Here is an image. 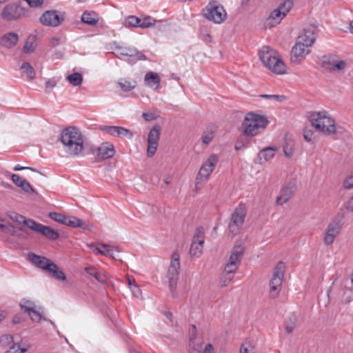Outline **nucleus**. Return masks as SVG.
<instances>
[{"instance_id":"nucleus-35","label":"nucleus","mask_w":353,"mask_h":353,"mask_svg":"<svg viewBox=\"0 0 353 353\" xmlns=\"http://www.w3.org/2000/svg\"><path fill=\"white\" fill-rule=\"evenodd\" d=\"M7 216L12 219L13 221L18 223H23L24 225L28 228V222L29 221H33L32 219H26L25 216L14 212H10L7 213Z\"/></svg>"},{"instance_id":"nucleus-48","label":"nucleus","mask_w":353,"mask_h":353,"mask_svg":"<svg viewBox=\"0 0 353 353\" xmlns=\"http://www.w3.org/2000/svg\"><path fill=\"white\" fill-rule=\"evenodd\" d=\"M294 144L292 141L286 142L283 146L284 154L288 158H291L294 154Z\"/></svg>"},{"instance_id":"nucleus-31","label":"nucleus","mask_w":353,"mask_h":353,"mask_svg":"<svg viewBox=\"0 0 353 353\" xmlns=\"http://www.w3.org/2000/svg\"><path fill=\"white\" fill-rule=\"evenodd\" d=\"M21 75L27 79H32L35 72L33 67L28 62L23 63L20 68Z\"/></svg>"},{"instance_id":"nucleus-11","label":"nucleus","mask_w":353,"mask_h":353,"mask_svg":"<svg viewBox=\"0 0 353 353\" xmlns=\"http://www.w3.org/2000/svg\"><path fill=\"white\" fill-rule=\"evenodd\" d=\"M205 241L204 229L203 227H198L194 234L190 250V254L192 256L199 257L203 251Z\"/></svg>"},{"instance_id":"nucleus-54","label":"nucleus","mask_w":353,"mask_h":353,"mask_svg":"<svg viewBox=\"0 0 353 353\" xmlns=\"http://www.w3.org/2000/svg\"><path fill=\"white\" fill-rule=\"evenodd\" d=\"M303 137L307 142H312L315 139L314 133L311 130H305L303 132Z\"/></svg>"},{"instance_id":"nucleus-28","label":"nucleus","mask_w":353,"mask_h":353,"mask_svg":"<svg viewBox=\"0 0 353 353\" xmlns=\"http://www.w3.org/2000/svg\"><path fill=\"white\" fill-rule=\"evenodd\" d=\"M85 272L90 276L94 277L99 283H104L107 279V275L105 273H100L94 266L85 268Z\"/></svg>"},{"instance_id":"nucleus-50","label":"nucleus","mask_w":353,"mask_h":353,"mask_svg":"<svg viewBox=\"0 0 353 353\" xmlns=\"http://www.w3.org/2000/svg\"><path fill=\"white\" fill-rule=\"evenodd\" d=\"M140 23V19L134 16H130L125 20V24L129 26L139 27Z\"/></svg>"},{"instance_id":"nucleus-47","label":"nucleus","mask_w":353,"mask_h":353,"mask_svg":"<svg viewBox=\"0 0 353 353\" xmlns=\"http://www.w3.org/2000/svg\"><path fill=\"white\" fill-rule=\"evenodd\" d=\"M49 217L54 220V221H57L58 223L65 224L67 216H64L61 213L58 212H50L49 214Z\"/></svg>"},{"instance_id":"nucleus-44","label":"nucleus","mask_w":353,"mask_h":353,"mask_svg":"<svg viewBox=\"0 0 353 353\" xmlns=\"http://www.w3.org/2000/svg\"><path fill=\"white\" fill-rule=\"evenodd\" d=\"M292 6L293 3L291 0H285L283 3L276 9L279 10L281 11V14L285 17L286 14L291 10Z\"/></svg>"},{"instance_id":"nucleus-63","label":"nucleus","mask_w":353,"mask_h":353,"mask_svg":"<svg viewBox=\"0 0 353 353\" xmlns=\"http://www.w3.org/2000/svg\"><path fill=\"white\" fill-rule=\"evenodd\" d=\"M132 293L138 296L140 294V290L136 284L133 285V288L131 289Z\"/></svg>"},{"instance_id":"nucleus-36","label":"nucleus","mask_w":353,"mask_h":353,"mask_svg":"<svg viewBox=\"0 0 353 353\" xmlns=\"http://www.w3.org/2000/svg\"><path fill=\"white\" fill-rule=\"evenodd\" d=\"M235 272V271H232V272H229L227 271V268H225L220 281L221 286H227L232 280Z\"/></svg>"},{"instance_id":"nucleus-29","label":"nucleus","mask_w":353,"mask_h":353,"mask_svg":"<svg viewBox=\"0 0 353 353\" xmlns=\"http://www.w3.org/2000/svg\"><path fill=\"white\" fill-rule=\"evenodd\" d=\"M145 82L148 86L157 88L159 85L160 77L157 73L149 72L145 75Z\"/></svg>"},{"instance_id":"nucleus-25","label":"nucleus","mask_w":353,"mask_h":353,"mask_svg":"<svg viewBox=\"0 0 353 353\" xmlns=\"http://www.w3.org/2000/svg\"><path fill=\"white\" fill-rule=\"evenodd\" d=\"M18 39L19 37L17 34L14 32H9L1 37V44L4 47L10 48L17 44Z\"/></svg>"},{"instance_id":"nucleus-58","label":"nucleus","mask_w":353,"mask_h":353,"mask_svg":"<svg viewBox=\"0 0 353 353\" xmlns=\"http://www.w3.org/2000/svg\"><path fill=\"white\" fill-rule=\"evenodd\" d=\"M30 7H39L42 5L44 0H25Z\"/></svg>"},{"instance_id":"nucleus-59","label":"nucleus","mask_w":353,"mask_h":353,"mask_svg":"<svg viewBox=\"0 0 353 353\" xmlns=\"http://www.w3.org/2000/svg\"><path fill=\"white\" fill-rule=\"evenodd\" d=\"M345 208L348 211L353 212V196L347 201Z\"/></svg>"},{"instance_id":"nucleus-27","label":"nucleus","mask_w":353,"mask_h":353,"mask_svg":"<svg viewBox=\"0 0 353 353\" xmlns=\"http://www.w3.org/2000/svg\"><path fill=\"white\" fill-rule=\"evenodd\" d=\"M284 16L281 14V11L279 10L275 9L269 17L266 20V26L270 27H273L281 23V20L283 19Z\"/></svg>"},{"instance_id":"nucleus-5","label":"nucleus","mask_w":353,"mask_h":353,"mask_svg":"<svg viewBox=\"0 0 353 353\" xmlns=\"http://www.w3.org/2000/svg\"><path fill=\"white\" fill-rule=\"evenodd\" d=\"M218 161V155L212 154L203 163L195 179V188L197 190H201L205 183L208 181L210 174L215 169Z\"/></svg>"},{"instance_id":"nucleus-8","label":"nucleus","mask_w":353,"mask_h":353,"mask_svg":"<svg viewBox=\"0 0 353 353\" xmlns=\"http://www.w3.org/2000/svg\"><path fill=\"white\" fill-rule=\"evenodd\" d=\"M180 269V255L177 252L172 254L171 261L168 270L167 277L169 280V288L171 292L176 289Z\"/></svg>"},{"instance_id":"nucleus-4","label":"nucleus","mask_w":353,"mask_h":353,"mask_svg":"<svg viewBox=\"0 0 353 353\" xmlns=\"http://www.w3.org/2000/svg\"><path fill=\"white\" fill-rule=\"evenodd\" d=\"M268 124V119L252 112L246 114L241 124L243 132L248 137L257 135Z\"/></svg>"},{"instance_id":"nucleus-62","label":"nucleus","mask_w":353,"mask_h":353,"mask_svg":"<svg viewBox=\"0 0 353 353\" xmlns=\"http://www.w3.org/2000/svg\"><path fill=\"white\" fill-rule=\"evenodd\" d=\"M143 117L148 121H152L154 119V116L152 113H145L144 112L143 114Z\"/></svg>"},{"instance_id":"nucleus-2","label":"nucleus","mask_w":353,"mask_h":353,"mask_svg":"<svg viewBox=\"0 0 353 353\" xmlns=\"http://www.w3.org/2000/svg\"><path fill=\"white\" fill-rule=\"evenodd\" d=\"M311 125L324 135L330 136L336 133V125L333 117L326 111L311 112L307 113Z\"/></svg>"},{"instance_id":"nucleus-55","label":"nucleus","mask_w":353,"mask_h":353,"mask_svg":"<svg viewBox=\"0 0 353 353\" xmlns=\"http://www.w3.org/2000/svg\"><path fill=\"white\" fill-rule=\"evenodd\" d=\"M140 22L139 28H148L153 24V19L150 17H146L140 19Z\"/></svg>"},{"instance_id":"nucleus-60","label":"nucleus","mask_w":353,"mask_h":353,"mask_svg":"<svg viewBox=\"0 0 353 353\" xmlns=\"http://www.w3.org/2000/svg\"><path fill=\"white\" fill-rule=\"evenodd\" d=\"M25 169H29V170H31L34 172H39L38 170H37L36 169L34 168H30V167H22V166H20L19 165H17L14 168V171H20V170H25Z\"/></svg>"},{"instance_id":"nucleus-49","label":"nucleus","mask_w":353,"mask_h":353,"mask_svg":"<svg viewBox=\"0 0 353 353\" xmlns=\"http://www.w3.org/2000/svg\"><path fill=\"white\" fill-rule=\"evenodd\" d=\"M115 94L121 99L136 97L132 90H116Z\"/></svg>"},{"instance_id":"nucleus-6","label":"nucleus","mask_w":353,"mask_h":353,"mask_svg":"<svg viewBox=\"0 0 353 353\" xmlns=\"http://www.w3.org/2000/svg\"><path fill=\"white\" fill-rule=\"evenodd\" d=\"M285 265L283 262H279L273 270L272 277L270 281V294L275 298L279 294L283 280Z\"/></svg>"},{"instance_id":"nucleus-7","label":"nucleus","mask_w":353,"mask_h":353,"mask_svg":"<svg viewBox=\"0 0 353 353\" xmlns=\"http://www.w3.org/2000/svg\"><path fill=\"white\" fill-rule=\"evenodd\" d=\"M247 214V209L245 205L240 203L232 214L230 221L229 223V230L233 234L239 233L241 228L243 226L245 221V218Z\"/></svg>"},{"instance_id":"nucleus-3","label":"nucleus","mask_w":353,"mask_h":353,"mask_svg":"<svg viewBox=\"0 0 353 353\" xmlns=\"http://www.w3.org/2000/svg\"><path fill=\"white\" fill-rule=\"evenodd\" d=\"M263 63L273 73L285 74L287 67L279 54L268 46H263L259 52Z\"/></svg>"},{"instance_id":"nucleus-21","label":"nucleus","mask_w":353,"mask_h":353,"mask_svg":"<svg viewBox=\"0 0 353 353\" xmlns=\"http://www.w3.org/2000/svg\"><path fill=\"white\" fill-rule=\"evenodd\" d=\"M28 259L32 263L35 265L39 268L43 270L46 272L48 271L51 265L53 263L51 260L47 259L46 257L37 255L34 253L29 254Z\"/></svg>"},{"instance_id":"nucleus-17","label":"nucleus","mask_w":353,"mask_h":353,"mask_svg":"<svg viewBox=\"0 0 353 353\" xmlns=\"http://www.w3.org/2000/svg\"><path fill=\"white\" fill-rule=\"evenodd\" d=\"M23 10L16 3L7 5L1 12V17L6 21H13L23 15Z\"/></svg>"},{"instance_id":"nucleus-26","label":"nucleus","mask_w":353,"mask_h":353,"mask_svg":"<svg viewBox=\"0 0 353 353\" xmlns=\"http://www.w3.org/2000/svg\"><path fill=\"white\" fill-rule=\"evenodd\" d=\"M284 16L281 14V11L279 10L275 9L269 17L266 20V26L270 27H273L281 23V20L283 19Z\"/></svg>"},{"instance_id":"nucleus-52","label":"nucleus","mask_w":353,"mask_h":353,"mask_svg":"<svg viewBox=\"0 0 353 353\" xmlns=\"http://www.w3.org/2000/svg\"><path fill=\"white\" fill-rule=\"evenodd\" d=\"M21 188L25 192L28 194H34L35 192L34 188L31 186V185L25 179L22 183H20Z\"/></svg>"},{"instance_id":"nucleus-39","label":"nucleus","mask_w":353,"mask_h":353,"mask_svg":"<svg viewBox=\"0 0 353 353\" xmlns=\"http://www.w3.org/2000/svg\"><path fill=\"white\" fill-rule=\"evenodd\" d=\"M66 79L74 86H79L83 81L82 75L79 73H74L68 75Z\"/></svg>"},{"instance_id":"nucleus-33","label":"nucleus","mask_w":353,"mask_h":353,"mask_svg":"<svg viewBox=\"0 0 353 353\" xmlns=\"http://www.w3.org/2000/svg\"><path fill=\"white\" fill-rule=\"evenodd\" d=\"M83 23L90 25H95L99 21L98 14L94 12H84L81 17Z\"/></svg>"},{"instance_id":"nucleus-22","label":"nucleus","mask_w":353,"mask_h":353,"mask_svg":"<svg viewBox=\"0 0 353 353\" xmlns=\"http://www.w3.org/2000/svg\"><path fill=\"white\" fill-rule=\"evenodd\" d=\"M315 30L316 28L314 27L309 26L303 30L302 33L298 37L297 39L312 48L316 40Z\"/></svg>"},{"instance_id":"nucleus-12","label":"nucleus","mask_w":353,"mask_h":353,"mask_svg":"<svg viewBox=\"0 0 353 353\" xmlns=\"http://www.w3.org/2000/svg\"><path fill=\"white\" fill-rule=\"evenodd\" d=\"M28 224V228L43 235L48 239L57 240L59 237V234L58 232L49 226L42 225L36 222L35 221H29Z\"/></svg>"},{"instance_id":"nucleus-37","label":"nucleus","mask_w":353,"mask_h":353,"mask_svg":"<svg viewBox=\"0 0 353 353\" xmlns=\"http://www.w3.org/2000/svg\"><path fill=\"white\" fill-rule=\"evenodd\" d=\"M65 225L72 228H82L83 223L81 219L76 216H67Z\"/></svg>"},{"instance_id":"nucleus-1","label":"nucleus","mask_w":353,"mask_h":353,"mask_svg":"<svg viewBox=\"0 0 353 353\" xmlns=\"http://www.w3.org/2000/svg\"><path fill=\"white\" fill-rule=\"evenodd\" d=\"M61 141L65 150L71 155H79L83 150V139L76 127L65 128L61 132Z\"/></svg>"},{"instance_id":"nucleus-23","label":"nucleus","mask_w":353,"mask_h":353,"mask_svg":"<svg viewBox=\"0 0 353 353\" xmlns=\"http://www.w3.org/2000/svg\"><path fill=\"white\" fill-rule=\"evenodd\" d=\"M293 194V185L288 184L287 185L283 186L276 198V203L278 205H283L287 203L290 199L291 198Z\"/></svg>"},{"instance_id":"nucleus-15","label":"nucleus","mask_w":353,"mask_h":353,"mask_svg":"<svg viewBox=\"0 0 353 353\" xmlns=\"http://www.w3.org/2000/svg\"><path fill=\"white\" fill-rule=\"evenodd\" d=\"M243 254V248L241 245L235 246L230 256L229 261L225 265L228 272L236 271Z\"/></svg>"},{"instance_id":"nucleus-34","label":"nucleus","mask_w":353,"mask_h":353,"mask_svg":"<svg viewBox=\"0 0 353 353\" xmlns=\"http://www.w3.org/2000/svg\"><path fill=\"white\" fill-rule=\"evenodd\" d=\"M327 70L330 71H341L346 67V62L343 60H334L329 61Z\"/></svg>"},{"instance_id":"nucleus-38","label":"nucleus","mask_w":353,"mask_h":353,"mask_svg":"<svg viewBox=\"0 0 353 353\" xmlns=\"http://www.w3.org/2000/svg\"><path fill=\"white\" fill-rule=\"evenodd\" d=\"M20 306L22 310L26 313H29L30 311H33V310L37 307L35 303L30 300L22 299L20 303Z\"/></svg>"},{"instance_id":"nucleus-20","label":"nucleus","mask_w":353,"mask_h":353,"mask_svg":"<svg viewBox=\"0 0 353 353\" xmlns=\"http://www.w3.org/2000/svg\"><path fill=\"white\" fill-rule=\"evenodd\" d=\"M63 21L56 11H46L40 17V22L46 26H58Z\"/></svg>"},{"instance_id":"nucleus-51","label":"nucleus","mask_w":353,"mask_h":353,"mask_svg":"<svg viewBox=\"0 0 353 353\" xmlns=\"http://www.w3.org/2000/svg\"><path fill=\"white\" fill-rule=\"evenodd\" d=\"M120 54L125 56L133 57L137 54V50L134 48L121 47L119 48Z\"/></svg>"},{"instance_id":"nucleus-56","label":"nucleus","mask_w":353,"mask_h":353,"mask_svg":"<svg viewBox=\"0 0 353 353\" xmlns=\"http://www.w3.org/2000/svg\"><path fill=\"white\" fill-rule=\"evenodd\" d=\"M119 85L121 88H134L136 86L134 82L132 83L131 81L126 79L121 80L119 82Z\"/></svg>"},{"instance_id":"nucleus-43","label":"nucleus","mask_w":353,"mask_h":353,"mask_svg":"<svg viewBox=\"0 0 353 353\" xmlns=\"http://www.w3.org/2000/svg\"><path fill=\"white\" fill-rule=\"evenodd\" d=\"M353 300V292L350 288H344L341 296V302L344 304H348Z\"/></svg>"},{"instance_id":"nucleus-57","label":"nucleus","mask_w":353,"mask_h":353,"mask_svg":"<svg viewBox=\"0 0 353 353\" xmlns=\"http://www.w3.org/2000/svg\"><path fill=\"white\" fill-rule=\"evenodd\" d=\"M12 181L13 183L18 187L21 185L20 183H22L25 179L21 178L19 175L16 174H12L11 176Z\"/></svg>"},{"instance_id":"nucleus-53","label":"nucleus","mask_w":353,"mask_h":353,"mask_svg":"<svg viewBox=\"0 0 353 353\" xmlns=\"http://www.w3.org/2000/svg\"><path fill=\"white\" fill-rule=\"evenodd\" d=\"M343 186L345 189L353 188V171L348 175V176L343 181Z\"/></svg>"},{"instance_id":"nucleus-18","label":"nucleus","mask_w":353,"mask_h":353,"mask_svg":"<svg viewBox=\"0 0 353 353\" xmlns=\"http://www.w3.org/2000/svg\"><path fill=\"white\" fill-rule=\"evenodd\" d=\"M88 246L92 249L94 253L103 256H110L113 259H115L116 257L112 252V249L116 250L117 252H120L118 246L110 245L108 244L92 243L88 244Z\"/></svg>"},{"instance_id":"nucleus-16","label":"nucleus","mask_w":353,"mask_h":353,"mask_svg":"<svg viewBox=\"0 0 353 353\" xmlns=\"http://www.w3.org/2000/svg\"><path fill=\"white\" fill-rule=\"evenodd\" d=\"M100 130L107 132L108 134L120 138H127L132 139L134 134L128 129L120 126L114 125H101Z\"/></svg>"},{"instance_id":"nucleus-14","label":"nucleus","mask_w":353,"mask_h":353,"mask_svg":"<svg viewBox=\"0 0 353 353\" xmlns=\"http://www.w3.org/2000/svg\"><path fill=\"white\" fill-rule=\"evenodd\" d=\"M311 52V48L297 39L292 49L290 60L294 63H300Z\"/></svg>"},{"instance_id":"nucleus-24","label":"nucleus","mask_w":353,"mask_h":353,"mask_svg":"<svg viewBox=\"0 0 353 353\" xmlns=\"http://www.w3.org/2000/svg\"><path fill=\"white\" fill-rule=\"evenodd\" d=\"M217 128L215 125H208L203 131L201 136V141L203 144L209 145L214 139Z\"/></svg>"},{"instance_id":"nucleus-9","label":"nucleus","mask_w":353,"mask_h":353,"mask_svg":"<svg viewBox=\"0 0 353 353\" xmlns=\"http://www.w3.org/2000/svg\"><path fill=\"white\" fill-rule=\"evenodd\" d=\"M203 16L208 20L219 24L225 21L227 13L222 6L210 3L203 10Z\"/></svg>"},{"instance_id":"nucleus-64","label":"nucleus","mask_w":353,"mask_h":353,"mask_svg":"<svg viewBox=\"0 0 353 353\" xmlns=\"http://www.w3.org/2000/svg\"><path fill=\"white\" fill-rule=\"evenodd\" d=\"M294 329V325H285V330L288 333H291Z\"/></svg>"},{"instance_id":"nucleus-32","label":"nucleus","mask_w":353,"mask_h":353,"mask_svg":"<svg viewBox=\"0 0 353 353\" xmlns=\"http://www.w3.org/2000/svg\"><path fill=\"white\" fill-rule=\"evenodd\" d=\"M47 272L50 274L52 277L59 281H64L66 279L65 273L61 270H60L54 263L51 265Z\"/></svg>"},{"instance_id":"nucleus-10","label":"nucleus","mask_w":353,"mask_h":353,"mask_svg":"<svg viewBox=\"0 0 353 353\" xmlns=\"http://www.w3.org/2000/svg\"><path fill=\"white\" fill-rule=\"evenodd\" d=\"M161 128L159 124L154 125L150 130L147 138V156L152 157L157 150L160 139Z\"/></svg>"},{"instance_id":"nucleus-41","label":"nucleus","mask_w":353,"mask_h":353,"mask_svg":"<svg viewBox=\"0 0 353 353\" xmlns=\"http://www.w3.org/2000/svg\"><path fill=\"white\" fill-rule=\"evenodd\" d=\"M35 48V38L34 37H29L23 47L24 52L26 53L32 52L34 50Z\"/></svg>"},{"instance_id":"nucleus-61","label":"nucleus","mask_w":353,"mask_h":353,"mask_svg":"<svg viewBox=\"0 0 353 353\" xmlns=\"http://www.w3.org/2000/svg\"><path fill=\"white\" fill-rule=\"evenodd\" d=\"M203 353H214V348L212 345L208 344L205 347Z\"/></svg>"},{"instance_id":"nucleus-40","label":"nucleus","mask_w":353,"mask_h":353,"mask_svg":"<svg viewBox=\"0 0 353 353\" xmlns=\"http://www.w3.org/2000/svg\"><path fill=\"white\" fill-rule=\"evenodd\" d=\"M29 345L22 347L19 343H13L5 353H26Z\"/></svg>"},{"instance_id":"nucleus-46","label":"nucleus","mask_w":353,"mask_h":353,"mask_svg":"<svg viewBox=\"0 0 353 353\" xmlns=\"http://www.w3.org/2000/svg\"><path fill=\"white\" fill-rule=\"evenodd\" d=\"M239 353H256L254 346L250 341L241 344Z\"/></svg>"},{"instance_id":"nucleus-13","label":"nucleus","mask_w":353,"mask_h":353,"mask_svg":"<svg viewBox=\"0 0 353 353\" xmlns=\"http://www.w3.org/2000/svg\"><path fill=\"white\" fill-rule=\"evenodd\" d=\"M341 228L342 223L340 219H335L328 224L323 238V242L326 245H332L334 243Z\"/></svg>"},{"instance_id":"nucleus-42","label":"nucleus","mask_w":353,"mask_h":353,"mask_svg":"<svg viewBox=\"0 0 353 353\" xmlns=\"http://www.w3.org/2000/svg\"><path fill=\"white\" fill-rule=\"evenodd\" d=\"M43 311H41V308L37 310V307L33 310V311H30L28 313V315L30 316L31 320L34 322H39L42 319H45L43 317L42 314Z\"/></svg>"},{"instance_id":"nucleus-45","label":"nucleus","mask_w":353,"mask_h":353,"mask_svg":"<svg viewBox=\"0 0 353 353\" xmlns=\"http://www.w3.org/2000/svg\"><path fill=\"white\" fill-rule=\"evenodd\" d=\"M14 343L13 336L11 334H3L0 336V346L7 347L12 345Z\"/></svg>"},{"instance_id":"nucleus-30","label":"nucleus","mask_w":353,"mask_h":353,"mask_svg":"<svg viewBox=\"0 0 353 353\" xmlns=\"http://www.w3.org/2000/svg\"><path fill=\"white\" fill-rule=\"evenodd\" d=\"M276 151H277L276 147H267L260 151L259 158L260 160L263 159L265 161H268L274 157Z\"/></svg>"},{"instance_id":"nucleus-19","label":"nucleus","mask_w":353,"mask_h":353,"mask_svg":"<svg viewBox=\"0 0 353 353\" xmlns=\"http://www.w3.org/2000/svg\"><path fill=\"white\" fill-rule=\"evenodd\" d=\"M114 146L109 142L102 143L97 149V157L99 160H105L113 157L115 154Z\"/></svg>"}]
</instances>
